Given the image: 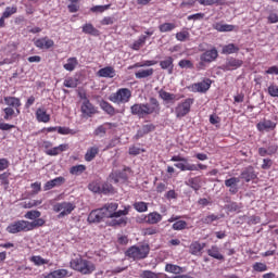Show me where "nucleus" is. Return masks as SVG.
Wrapping results in <instances>:
<instances>
[{
  "label": "nucleus",
  "mask_w": 278,
  "mask_h": 278,
  "mask_svg": "<svg viewBox=\"0 0 278 278\" xmlns=\"http://www.w3.org/2000/svg\"><path fill=\"white\" fill-rule=\"evenodd\" d=\"M41 213L40 211H28L24 218L16 222L11 223L7 227L8 233H21V232H27V231H34V229H38V227L45 226V219L40 218ZM33 220V222H29Z\"/></svg>",
  "instance_id": "1"
},
{
  "label": "nucleus",
  "mask_w": 278,
  "mask_h": 278,
  "mask_svg": "<svg viewBox=\"0 0 278 278\" xmlns=\"http://www.w3.org/2000/svg\"><path fill=\"white\" fill-rule=\"evenodd\" d=\"M71 268L81 275H92L97 270V265L91 261L78 256L70 262Z\"/></svg>",
  "instance_id": "2"
},
{
  "label": "nucleus",
  "mask_w": 278,
  "mask_h": 278,
  "mask_svg": "<svg viewBox=\"0 0 278 278\" xmlns=\"http://www.w3.org/2000/svg\"><path fill=\"white\" fill-rule=\"evenodd\" d=\"M150 251L149 244L132 245L126 251V257L134 260V262L146 260V257H149Z\"/></svg>",
  "instance_id": "3"
},
{
  "label": "nucleus",
  "mask_w": 278,
  "mask_h": 278,
  "mask_svg": "<svg viewBox=\"0 0 278 278\" xmlns=\"http://www.w3.org/2000/svg\"><path fill=\"white\" fill-rule=\"evenodd\" d=\"M75 207H76L75 203L64 201V202L55 203L52 206V210L53 212L59 214L58 218H64L65 216L73 214Z\"/></svg>",
  "instance_id": "4"
},
{
  "label": "nucleus",
  "mask_w": 278,
  "mask_h": 278,
  "mask_svg": "<svg viewBox=\"0 0 278 278\" xmlns=\"http://www.w3.org/2000/svg\"><path fill=\"white\" fill-rule=\"evenodd\" d=\"M130 99L131 90L127 88H121L109 97V100L112 101V103H117L118 105H121V103H129Z\"/></svg>",
  "instance_id": "5"
},
{
  "label": "nucleus",
  "mask_w": 278,
  "mask_h": 278,
  "mask_svg": "<svg viewBox=\"0 0 278 278\" xmlns=\"http://www.w3.org/2000/svg\"><path fill=\"white\" fill-rule=\"evenodd\" d=\"M193 103L194 100L192 98H187L185 101L179 102L174 110L176 118H184V116H188Z\"/></svg>",
  "instance_id": "6"
},
{
  "label": "nucleus",
  "mask_w": 278,
  "mask_h": 278,
  "mask_svg": "<svg viewBox=\"0 0 278 278\" xmlns=\"http://www.w3.org/2000/svg\"><path fill=\"white\" fill-rule=\"evenodd\" d=\"M217 58H218V50H216V48L204 51L200 55L199 68L203 67L204 64H212V62H215Z\"/></svg>",
  "instance_id": "7"
},
{
  "label": "nucleus",
  "mask_w": 278,
  "mask_h": 278,
  "mask_svg": "<svg viewBox=\"0 0 278 278\" xmlns=\"http://www.w3.org/2000/svg\"><path fill=\"white\" fill-rule=\"evenodd\" d=\"M83 104L80 106V112L84 116L90 117L92 114H97V109H94V105L90 103V100L86 98V96H81Z\"/></svg>",
  "instance_id": "8"
},
{
  "label": "nucleus",
  "mask_w": 278,
  "mask_h": 278,
  "mask_svg": "<svg viewBox=\"0 0 278 278\" xmlns=\"http://www.w3.org/2000/svg\"><path fill=\"white\" fill-rule=\"evenodd\" d=\"M146 114L150 116V114H160L162 108L160 106V101L155 98H150L148 103H144Z\"/></svg>",
  "instance_id": "9"
},
{
  "label": "nucleus",
  "mask_w": 278,
  "mask_h": 278,
  "mask_svg": "<svg viewBox=\"0 0 278 278\" xmlns=\"http://www.w3.org/2000/svg\"><path fill=\"white\" fill-rule=\"evenodd\" d=\"M100 210H102V214L104 215V218H114V214L118 210V203L116 202L106 203Z\"/></svg>",
  "instance_id": "10"
},
{
  "label": "nucleus",
  "mask_w": 278,
  "mask_h": 278,
  "mask_svg": "<svg viewBox=\"0 0 278 278\" xmlns=\"http://www.w3.org/2000/svg\"><path fill=\"white\" fill-rule=\"evenodd\" d=\"M212 86V80L206 79L200 83H195L190 86L191 92H207L208 88Z\"/></svg>",
  "instance_id": "11"
},
{
  "label": "nucleus",
  "mask_w": 278,
  "mask_h": 278,
  "mask_svg": "<svg viewBox=\"0 0 278 278\" xmlns=\"http://www.w3.org/2000/svg\"><path fill=\"white\" fill-rule=\"evenodd\" d=\"M240 66H242V61L231 58L227 59L220 68L222 71H236V68H240Z\"/></svg>",
  "instance_id": "12"
},
{
  "label": "nucleus",
  "mask_w": 278,
  "mask_h": 278,
  "mask_svg": "<svg viewBox=\"0 0 278 278\" xmlns=\"http://www.w3.org/2000/svg\"><path fill=\"white\" fill-rule=\"evenodd\" d=\"M276 127H277V123H275L270 119H263L262 122H260L256 125V129H258L262 132H264V131H275Z\"/></svg>",
  "instance_id": "13"
},
{
  "label": "nucleus",
  "mask_w": 278,
  "mask_h": 278,
  "mask_svg": "<svg viewBox=\"0 0 278 278\" xmlns=\"http://www.w3.org/2000/svg\"><path fill=\"white\" fill-rule=\"evenodd\" d=\"M130 114H132V116H138L139 118H144L147 116L144 103H136L131 105Z\"/></svg>",
  "instance_id": "14"
},
{
  "label": "nucleus",
  "mask_w": 278,
  "mask_h": 278,
  "mask_svg": "<svg viewBox=\"0 0 278 278\" xmlns=\"http://www.w3.org/2000/svg\"><path fill=\"white\" fill-rule=\"evenodd\" d=\"M240 184V178L231 177L225 180L226 188H229L231 194H238V185Z\"/></svg>",
  "instance_id": "15"
},
{
  "label": "nucleus",
  "mask_w": 278,
  "mask_h": 278,
  "mask_svg": "<svg viewBox=\"0 0 278 278\" xmlns=\"http://www.w3.org/2000/svg\"><path fill=\"white\" fill-rule=\"evenodd\" d=\"M103 218H105L103 211L101 208H97L90 212L88 216V223H101Z\"/></svg>",
  "instance_id": "16"
},
{
  "label": "nucleus",
  "mask_w": 278,
  "mask_h": 278,
  "mask_svg": "<svg viewBox=\"0 0 278 278\" xmlns=\"http://www.w3.org/2000/svg\"><path fill=\"white\" fill-rule=\"evenodd\" d=\"M175 60L172 56H167L165 60L160 62V66L163 71H167L168 75H173V71L175 68V64H173Z\"/></svg>",
  "instance_id": "17"
},
{
  "label": "nucleus",
  "mask_w": 278,
  "mask_h": 278,
  "mask_svg": "<svg viewBox=\"0 0 278 278\" xmlns=\"http://www.w3.org/2000/svg\"><path fill=\"white\" fill-rule=\"evenodd\" d=\"M98 77H105L112 79L113 77H116V71L112 66L100 68L98 71Z\"/></svg>",
  "instance_id": "18"
},
{
  "label": "nucleus",
  "mask_w": 278,
  "mask_h": 278,
  "mask_svg": "<svg viewBox=\"0 0 278 278\" xmlns=\"http://www.w3.org/2000/svg\"><path fill=\"white\" fill-rule=\"evenodd\" d=\"M64 151H68V144L66 143L46 150V155L55 156L60 155V153H64Z\"/></svg>",
  "instance_id": "19"
},
{
  "label": "nucleus",
  "mask_w": 278,
  "mask_h": 278,
  "mask_svg": "<svg viewBox=\"0 0 278 278\" xmlns=\"http://www.w3.org/2000/svg\"><path fill=\"white\" fill-rule=\"evenodd\" d=\"M54 42L52 39H49V37H43L40 39H37L35 41V46L38 49H51V47H53Z\"/></svg>",
  "instance_id": "20"
},
{
  "label": "nucleus",
  "mask_w": 278,
  "mask_h": 278,
  "mask_svg": "<svg viewBox=\"0 0 278 278\" xmlns=\"http://www.w3.org/2000/svg\"><path fill=\"white\" fill-rule=\"evenodd\" d=\"M176 168H179V170L186 172V170H199V167L194 164H190L188 162V159H185V161H180V163L174 164Z\"/></svg>",
  "instance_id": "21"
},
{
  "label": "nucleus",
  "mask_w": 278,
  "mask_h": 278,
  "mask_svg": "<svg viewBox=\"0 0 278 278\" xmlns=\"http://www.w3.org/2000/svg\"><path fill=\"white\" fill-rule=\"evenodd\" d=\"M64 181H65L64 177H62V176L56 177L52 180L47 181L43 186V190L45 191L52 190V188H55L58 186H62V184H64Z\"/></svg>",
  "instance_id": "22"
},
{
  "label": "nucleus",
  "mask_w": 278,
  "mask_h": 278,
  "mask_svg": "<svg viewBox=\"0 0 278 278\" xmlns=\"http://www.w3.org/2000/svg\"><path fill=\"white\" fill-rule=\"evenodd\" d=\"M206 253L207 255H210V257H213L214 260H219V261L225 260V256L220 253V249L218 248V245H212L206 251Z\"/></svg>",
  "instance_id": "23"
},
{
  "label": "nucleus",
  "mask_w": 278,
  "mask_h": 278,
  "mask_svg": "<svg viewBox=\"0 0 278 278\" xmlns=\"http://www.w3.org/2000/svg\"><path fill=\"white\" fill-rule=\"evenodd\" d=\"M146 223L148 225H157V223H162V214L157 212H152L146 216Z\"/></svg>",
  "instance_id": "24"
},
{
  "label": "nucleus",
  "mask_w": 278,
  "mask_h": 278,
  "mask_svg": "<svg viewBox=\"0 0 278 278\" xmlns=\"http://www.w3.org/2000/svg\"><path fill=\"white\" fill-rule=\"evenodd\" d=\"M36 118L38 123H49V121H51V115L47 114V110L39 108L36 111Z\"/></svg>",
  "instance_id": "25"
},
{
  "label": "nucleus",
  "mask_w": 278,
  "mask_h": 278,
  "mask_svg": "<svg viewBox=\"0 0 278 278\" xmlns=\"http://www.w3.org/2000/svg\"><path fill=\"white\" fill-rule=\"evenodd\" d=\"M255 177H257V175H255V170H253V167L245 168L240 175V179H244V181L247 182L253 181Z\"/></svg>",
  "instance_id": "26"
},
{
  "label": "nucleus",
  "mask_w": 278,
  "mask_h": 278,
  "mask_svg": "<svg viewBox=\"0 0 278 278\" xmlns=\"http://www.w3.org/2000/svg\"><path fill=\"white\" fill-rule=\"evenodd\" d=\"M151 131H155V125L146 124L137 131L136 138H142L147 136V134H151Z\"/></svg>",
  "instance_id": "27"
},
{
  "label": "nucleus",
  "mask_w": 278,
  "mask_h": 278,
  "mask_svg": "<svg viewBox=\"0 0 278 278\" xmlns=\"http://www.w3.org/2000/svg\"><path fill=\"white\" fill-rule=\"evenodd\" d=\"M147 39V35L139 36V38L130 46V49H132L134 51H140V49L144 47Z\"/></svg>",
  "instance_id": "28"
},
{
  "label": "nucleus",
  "mask_w": 278,
  "mask_h": 278,
  "mask_svg": "<svg viewBox=\"0 0 278 278\" xmlns=\"http://www.w3.org/2000/svg\"><path fill=\"white\" fill-rule=\"evenodd\" d=\"M79 65V61H77V58H70L67 59L66 63L63 65V68L65 71H68L70 73H73L75 68Z\"/></svg>",
  "instance_id": "29"
},
{
  "label": "nucleus",
  "mask_w": 278,
  "mask_h": 278,
  "mask_svg": "<svg viewBox=\"0 0 278 278\" xmlns=\"http://www.w3.org/2000/svg\"><path fill=\"white\" fill-rule=\"evenodd\" d=\"M100 108H101V110H103V112L109 114V116H114V114H116V109H114L113 105L110 104V102H108L105 100H102L100 102Z\"/></svg>",
  "instance_id": "30"
},
{
  "label": "nucleus",
  "mask_w": 278,
  "mask_h": 278,
  "mask_svg": "<svg viewBox=\"0 0 278 278\" xmlns=\"http://www.w3.org/2000/svg\"><path fill=\"white\" fill-rule=\"evenodd\" d=\"M4 103L8 108H21V99L16 97H4Z\"/></svg>",
  "instance_id": "31"
},
{
  "label": "nucleus",
  "mask_w": 278,
  "mask_h": 278,
  "mask_svg": "<svg viewBox=\"0 0 278 278\" xmlns=\"http://www.w3.org/2000/svg\"><path fill=\"white\" fill-rule=\"evenodd\" d=\"M190 253L191 255H200L201 251L205 249V243H199V241H195L190 244Z\"/></svg>",
  "instance_id": "32"
},
{
  "label": "nucleus",
  "mask_w": 278,
  "mask_h": 278,
  "mask_svg": "<svg viewBox=\"0 0 278 278\" xmlns=\"http://www.w3.org/2000/svg\"><path fill=\"white\" fill-rule=\"evenodd\" d=\"M153 73V68L139 70L135 73V77L136 79H147V77H151Z\"/></svg>",
  "instance_id": "33"
},
{
  "label": "nucleus",
  "mask_w": 278,
  "mask_h": 278,
  "mask_svg": "<svg viewBox=\"0 0 278 278\" xmlns=\"http://www.w3.org/2000/svg\"><path fill=\"white\" fill-rule=\"evenodd\" d=\"M186 186H189V188H192V190L198 192V190H201V178L199 177L190 178L186 182Z\"/></svg>",
  "instance_id": "34"
},
{
  "label": "nucleus",
  "mask_w": 278,
  "mask_h": 278,
  "mask_svg": "<svg viewBox=\"0 0 278 278\" xmlns=\"http://www.w3.org/2000/svg\"><path fill=\"white\" fill-rule=\"evenodd\" d=\"M238 51H240V49L233 43L226 45L222 49V53L225 55H231V53H238Z\"/></svg>",
  "instance_id": "35"
},
{
  "label": "nucleus",
  "mask_w": 278,
  "mask_h": 278,
  "mask_svg": "<svg viewBox=\"0 0 278 278\" xmlns=\"http://www.w3.org/2000/svg\"><path fill=\"white\" fill-rule=\"evenodd\" d=\"M66 275H68V271L66 269H56L54 271H51L43 278H64L66 277Z\"/></svg>",
  "instance_id": "36"
},
{
  "label": "nucleus",
  "mask_w": 278,
  "mask_h": 278,
  "mask_svg": "<svg viewBox=\"0 0 278 278\" xmlns=\"http://www.w3.org/2000/svg\"><path fill=\"white\" fill-rule=\"evenodd\" d=\"M213 28L216 29V31H233L235 26L230 24L216 23L213 25Z\"/></svg>",
  "instance_id": "37"
},
{
  "label": "nucleus",
  "mask_w": 278,
  "mask_h": 278,
  "mask_svg": "<svg viewBox=\"0 0 278 278\" xmlns=\"http://www.w3.org/2000/svg\"><path fill=\"white\" fill-rule=\"evenodd\" d=\"M98 153H99V148H97V147H92V148L88 149L85 154L86 162H92V160L94 157H97Z\"/></svg>",
  "instance_id": "38"
},
{
  "label": "nucleus",
  "mask_w": 278,
  "mask_h": 278,
  "mask_svg": "<svg viewBox=\"0 0 278 278\" xmlns=\"http://www.w3.org/2000/svg\"><path fill=\"white\" fill-rule=\"evenodd\" d=\"M159 97L163 101H175V99H177V96H175L174 93L167 92L164 89H161L159 91Z\"/></svg>",
  "instance_id": "39"
},
{
  "label": "nucleus",
  "mask_w": 278,
  "mask_h": 278,
  "mask_svg": "<svg viewBox=\"0 0 278 278\" xmlns=\"http://www.w3.org/2000/svg\"><path fill=\"white\" fill-rule=\"evenodd\" d=\"M84 34H89L90 36H99V30L94 28L92 24H85L83 26Z\"/></svg>",
  "instance_id": "40"
},
{
  "label": "nucleus",
  "mask_w": 278,
  "mask_h": 278,
  "mask_svg": "<svg viewBox=\"0 0 278 278\" xmlns=\"http://www.w3.org/2000/svg\"><path fill=\"white\" fill-rule=\"evenodd\" d=\"M176 27L175 23H164L159 26V29L162 34H166L167 31H173Z\"/></svg>",
  "instance_id": "41"
},
{
  "label": "nucleus",
  "mask_w": 278,
  "mask_h": 278,
  "mask_svg": "<svg viewBox=\"0 0 278 278\" xmlns=\"http://www.w3.org/2000/svg\"><path fill=\"white\" fill-rule=\"evenodd\" d=\"M165 273H172L173 275H179L181 267L179 265L166 264Z\"/></svg>",
  "instance_id": "42"
},
{
  "label": "nucleus",
  "mask_w": 278,
  "mask_h": 278,
  "mask_svg": "<svg viewBox=\"0 0 278 278\" xmlns=\"http://www.w3.org/2000/svg\"><path fill=\"white\" fill-rule=\"evenodd\" d=\"M4 112V121H12V118H14V116L16 115V111H14V109L12 106H8L3 109Z\"/></svg>",
  "instance_id": "43"
},
{
  "label": "nucleus",
  "mask_w": 278,
  "mask_h": 278,
  "mask_svg": "<svg viewBox=\"0 0 278 278\" xmlns=\"http://www.w3.org/2000/svg\"><path fill=\"white\" fill-rule=\"evenodd\" d=\"M30 262H33L35 266H45V264H49V260H45L40 255L31 256Z\"/></svg>",
  "instance_id": "44"
},
{
  "label": "nucleus",
  "mask_w": 278,
  "mask_h": 278,
  "mask_svg": "<svg viewBox=\"0 0 278 278\" xmlns=\"http://www.w3.org/2000/svg\"><path fill=\"white\" fill-rule=\"evenodd\" d=\"M187 227L188 223H186V220H177L173 224L172 229H174V231H184Z\"/></svg>",
  "instance_id": "45"
},
{
  "label": "nucleus",
  "mask_w": 278,
  "mask_h": 278,
  "mask_svg": "<svg viewBox=\"0 0 278 278\" xmlns=\"http://www.w3.org/2000/svg\"><path fill=\"white\" fill-rule=\"evenodd\" d=\"M86 170V165H75L71 167L70 173L71 175L79 176Z\"/></svg>",
  "instance_id": "46"
},
{
  "label": "nucleus",
  "mask_w": 278,
  "mask_h": 278,
  "mask_svg": "<svg viewBox=\"0 0 278 278\" xmlns=\"http://www.w3.org/2000/svg\"><path fill=\"white\" fill-rule=\"evenodd\" d=\"M219 218H220V216L211 214V215L203 217L201 219V223H203L204 225H212V223H214L215 220H218Z\"/></svg>",
  "instance_id": "47"
},
{
  "label": "nucleus",
  "mask_w": 278,
  "mask_h": 278,
  "mask_svg": "<svg viewBox=\"0 0 278 278\" xmlns=\"http://www.w3.org/2000/svg\"><path fill=\"white\" fill-rule=\"evenodd\" d=\"M10 174L3 173L0 175V184L3 186L4 190H8L10 188V180H9Z\"/></svg>",
  "instance_id": "48"
},
{
  "label": "nucleus",
  "mask_w": 278,
  "mask_h": 278,
  "mask_svg": "<svg viewBox=\"0 0 278 278\" xmlns=\"http://www.w3.org/2000/svg\"><path fill=\"white\" fill-rule=\"evenodd\" d=\"M190 38V33L188 30H181L176 34V40L179 42H186Z\"/></svg>",
  "instance_id": "49"
},
{
  "label": "nucleus",
  "mask_w": 278,
  "mask_h": 278,
  "mask_svg": "<svg viewBox=\"0 0 278 278\" xmlns=\"http://www.w3.org/2000/svg\"><path fill=\"white\" fill-rule=\"evenodd\" d=\"M110 8H111L110 4L94 5L90 9V12L103 14V12H105L106 10H110Z\"/></svg>",
  "instance_id": "50"
},
{
  "label": "nucleus",
  "mask_w": 278,
  "mask_h": 278,
  "mask_svg": "<svg viewBox=\"0 0 278 278\" xmlns=\"http://www.w3.org/2000/svg\"><path fill=\"white\" fill-rule=\"evenodd\" d=\"M140 278H160V274H156L155 271L152 270H142L139 274Z\"/></svg>",
  "instance_id": "51"
},
{
  "label": "nucleus",
  "mask_w": 278,
  "mask_h": 278,
  "mask_svg": "<svg viewBox=\"0 0 278 278\" xmlns=\"http://www.w3.org/2000/svg\"><path fill=\"white\" fill-rule=\"evenodd\" d=\"M18 9L16 7H7L4 12L2 13L3 18H10L12 14H16Z\"/></svg>",
  "instance_id": "52"
},
{
  "label": "nucleus",
  "mask_w": 278,
  "mask_h": 278,
  "mask_svg": "<svg viewBox=\"0 0 278 278\" xmlns=\"http://www.w3.org/2000/svg\"><path fill=\"white\" fill-rule=\"evenodd\" d=\"M134 208L137 211V212H147L149 210V206L147 204V202H136L134 204Z\"/></svg>",
  "instance_id": "53"
},
{
  "label": "nucleus",
  "mask_w": 278,
  "mask_h": 278,
  "mask_svg": "<svg viewBox=\"0 0 278 278\" xmlns=\"http://www.w3.org/2000/svg\"><path fill=\"white\" fill-rule=\"evenodd\" d=\"M253 270H256V273H266V270H268V266L264 263H255L253 265Z\"/></svg>",
  "instance_id": "54"
},
{
  "label": "nucleus",
  "mask_w": 278,
  "mask_h": 278,
  "mask_svg": "<svg viewBox=\"0 0 278 278\" xmlns=\"http://www.w3.org/2000/svg\"><path fill=\"white\" fill-rule=\"evenodd\" d=\"M63 86H65V88H77V79L67 78L64 80Z\"/></svg>",
  "instance_id": "55"
},
{
  "label": "nucleus",
  "mask_w": 278,
  "mask_h": 278,
  "mask_svg": "<svg viewBox=\"0 0 278 278\" xmlns=\"http://www.w3.org/2000/svg\"><path fill=\"white\" fill-rule=\"evenodd\" d=\"M178 66H180V68H194V64H192L190 60H180Z\"/></svg>",
  "instance_id": "56"
},
{
  "label": "nucleus",
  "mask_w": 278,
  "mask_h": 278,
  "mask_svg": "<svg viewBox=\"0 0 278 278\" xmlns=\"http://www.w3.org/2000/svg\"><path fill=\"white\" fill-rule=\"evenodd\" d=\"M129 214V206H125L124 210L115 211L113 218H121V216H127Z\"/></svg>",
  "instance_id": "57"
},
{
  "label": "nucleus",
  "mask_w": 278,
  "mask_h": 278,
  "mask_svg": "<svg viewBox=\"0 0 278 278\" xmlns=\"http://www.w3.org/2000/svg\"><path fill=\"white\" fill-rule=\"evenodd\" d=\"M116 23V18L114 16H105L101 21V25H114Z\"/></svg>",
  "instance_id": "58"
},
{
  "label": "nucleus",
  "mask_w": 278,
  "mask_h": 278,
  "mask_svg": "<svg viewBox=\"0 0 278 278\" xmlns=\"http://www.w3.org/2000/svg\"><path fill=\"white\" fill-rule=\"evenodd\" d=\"M268 94L270 97H278V86L277 85H270L268 87Z\"/></svg>",
  "instance_id": "59"
},
{
  "label": "nucleus",
  "mask_w": 278,
  "mask_h": 278,
  "mask_svg": "<svg viewBox=\"0 0 278 278\" xmlns=\"http://www.w3.org/2000/svg\"><path fill=\"white\" fill-rule=\"evenodd\" d=\"M157 233V228L155 227H149L143 229V236H155Z\"/></svg>",
  "instance_id": "60"
},
{
  "label": "nucleus",
  "mask_w": 278,
  "mask_h": 278,
  "mask_svg": "<svg viewBox=\"0 0 278 278\" xmlns=\"http://www.w3.org/2000/svg\"><path fill=\"white\" fill-rule=\"evenodd\" d=\"M270 166H273V160L264 159L263 164H262L263 170H268V168H270Z\"/></svg>",
  "instance_id": "61"
},
{
  "label": "nucleus",
  "mask_w": 278,
  "mask_h": 278,
  "mask_svg": "<svg viewBox=\"0 0 278 278\" xmlns=\"http://www.w3.org/2000/svg\"><path fill=\"white\" fill-rule=\"evenodd\" d=\"M89 190H90L91 192L98 193V192H101V187H100L99 184H97V182H91V184L89 185Z\"/></svg>",
  "instance_id": "62"
},
{
  "label": "nucleus",
  "mask_w": 278,
  "mask_h": 278,
  "mask_svg": "<svg viewBox=\"0 0 278 278\" xmlns=\"http://www.w3.org/2000/svg\"><path fill=\"white\" fill-rule=\"evenodd\" d=\"M105 131H108V129L105 128V126L101 125L96 128L94 134L96 136H105Z\"/></svg>",
  "instance_id": "63"
},
{
  "label": "nucleus",
  "mask_w": 278,
  "mask_h": 278,
  "mask_svg": "<svg viewBox=\"0 0 278 278\" xmlns=\"http://www.w3.org/2000/svg\"><path fill=\"white\" fill-rule=\"evenodd\" d=\"M277 150H278L277 144L271 143L267 148V153H268V155H275V153H277Z\"/></svg>",
  "instance_id": "64"
}]
</instances>
